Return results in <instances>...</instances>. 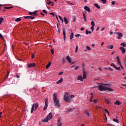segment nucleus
Returning a JSON list of instances; mask_svg holds the SVG:
<instances>
[{"mask_svg": "<svg viewBox=\"0 0 126 126\" xmlns=\"http://www.w3.org/2000/svg\"><path fill=\"white\" fill-rule=\"evenodd\" d=\"M118 62L119 64H121V61H120V60L118 61Z\"/></svg>", "mask_w": 126, "mask_h": 126, "instance_id": "obj_64", "label": "nucleus"}, {"mask_svg": "<svg viewBox=\"0 0 126 126\" xmlns=\"http://www.w3.org/2000/svg\"><path fill=\"white\" fill-rule=\"evenodd\" d=\"M42 11L43 12H44V13H45V14H48V13L47 12V11H46V10L43 9Z\"/></svg>", "mask_w": 126, "mask_h": 126, "instance_id": "obj_40", "label": "nucleus"}, {"mask_svg": "<svg viewBox=\"0 0 126 126\" xmlns=\"http://www.w3.org/2000/svg\"><path fill=\"white\" fill-rule=\"evenodd\" d=\"M34 66H36L35 63H31L28 65V67H34Z\"/></svg>", "mask_w": 126, "mask_h": 126, "instance_id": "obj_9", "label": "nucleus"}, {"mask_svg": "<svg viewBox=\"0 0 126 126\" xmlns=\"http://www.w3.org/2000/svg\"><path fill=\"white\" fill-rule=\"evenodd\" d=\"M112 4H113V5H115V3H116V2L115 1H113L112 2H111Z\"/></svg>", "mask_w": 126, "mask_h": 126, "instance_id": "obj_51", "label": "nucleus"}, {"mask_svg": "<svg viewBox=\"0 0 126 126\" xmlns=\"http://www.w3.org/2000/svg\"><path fill=\"white\" fill-rule=\"evenodd\" d=\"M63 72H61L59 73V75H62V74H63Z\"/></svg>", "mask_w": 126, "mask_h": 126, "instance_id": "obj_59", "label": "nucleus"}, {"mask_svg": "<svg viewBox=\"0 0 126 126\" xmlns=\"http://www.w3.org/2000/svg\"><path fill=\"white\" fill-rule=\"evenodd\" d=\"M47 4H51V3H52V1H51L50 0H47Z\"/></svg>", "mask_w": 126, "mask_h": 126, "instance_id": "obj_34", "label": "nucleus"}, {"mask_svg": "<svg viewBox=\"0 0 126 126\" xmlns=\"http://www.w3.org/2000/svg\"><path fill=\"white\" fill-rule=\"evenodd\" d=\"M63 40L64 41H65V38H66V35H65V29L63 28Z\"/></svg>", "mask_w": 126, "mask_h": 126, "instance_id": "obj_7", "label": "nucleus"}, {"mask_svg": "<svg viewBox=\"0 0 126 126\" xmlns=\"http://www.w3.org/2000/svg\"><path fill=\"white\" fill-rule=\"evenodd\" d=\"M50 14H51L52 16H53V17H55V14L53 12L50 13Z\"/></svg>", "mask_w": 126, "mask_h": 126, "instance_id": "obj_47", "label": "nucleus"}, {"mask_svg": "<svg viewBox=\"0 0 126 126\" xmlns=\"http://www.w3.org/2000/svg\"><path fill=\"white\" fill-rule=\"evenodd\" d=\"M65 62H66V61H65V59H64L63 58V62L64 63H65Z\"/></svg>", "mask_w": 126, "mask_h": 126, "instance_id": "obj_61", "label": "nucleus"}, {"mask_svg": "<svg viewBox=\"0 0 126 126\" xmlns=\"http://www.w3.org/2000/svg\"><path fill=\"white\" fill-rule=\"evenodd\" d=\"M104 111L105 112V113H108V114H109V111L107 109H104Z\"/></svg>", "mask_w": 126, "mask_h": 126, "instance_id": "obj_56", "label": "nucleus"}, {"mask_svg": "<svg viewBox=\"0 0 126 126\" xmlns=\"http://www.w3.org/2000/svg\"><path fill=\"white\" fill-rule=\"evenodd\" d=\"M45 106L43 107V111H46V109L48 108V105H49V100L48 99V98H46L45 99Z\"/></svg>", "mask_w": 126, "mask_h": 126, "instance_id": "obj_5", "label": "nucleus"}, {"mask_svg": "<svg viewBox=\"0 0 126 126\" xmlns=\"http://www.w3.org/2000/svg\"><path fill=\"white\" fill-rule=\"evenodd\" d=\"M8 75H9V71H7V74L6 76H7V77H8Z\"/></svg>", "mask_w": 126, "mask_h": 126, "instance_id": "obj_60", "label": "nucleus"}, {"mask_svg": "<svg viewBox=\"0 0 126 126\" xmlns=\"http://www.w3.org/2000/svg\"><path fill=\"white\" fill-rule=\"evenodd\" d=\"M83 16L84 21H87V20H86V14H85V13H83Z\"/></svg>", "mask_w": 126, "mask_h": 126, "instance_id": "obj_19", "label": "nucleus"}, {"mask_svg": "<svg viewBox=\"0 0 126 126\" xmlns=\"http://www.w3.org/2000/svg\"><path fill=\"white\" fill-rule=\"evenodd\" d=\"M84 8L85 10L87 11L88 12H89V13L90 12V11H91L90 8H89L88 6H84Z\"/></svg>", "mask_w": 126, "mask_h": 126, "instance_id": "obj_14", "label": "nucleus"}, {"mask_svg": "<svg viewBox=\"0 0 126 126\" xmlns=\"http://www.w3.org/2000/svg\"><path fill=\"white\" fill-rule=\"evenodd\" d=\"M100 1H102L103 4H106V3H107V0H100Z\"/></svg>", "mask_w": 126, "mask_h": 126, "instance_id": "obj_28", "label": "nucleus"}, {"mask_svg": "<svg viewBox=\"0 0 126 126\" xmlns=\"http://www.w3.org/2000/svg\"><path fill=\"white\" fill-rule=\"evenodd\" d=\"M86 49L87 50H88V51H90V50H91V48H90L89 46H87L86 47Z\"/></svg>", "mask_w": 126, "mask_h": 126, "instance_id": "obj_38", "label": "nucleus"}, {"mask_svg": "<svg viewBox=\"0 0 126 126\" xmlns=\"http://www.w3.org/2000/svg\"><path fill=\"white\" fill-rule=\"evenodd\" d=\"M77 80H80V81H83V78L82 77V76L78 75Z\"/></svg>", "mask_w": 126, "mask_h": 126, "instance_id": "obj_12", "label": "nucleus"}, {"mask_svg": "<svg viewBox=\"0 0 126 126\" xmlns=\"http://www.w3.org/2000/svg\"><path fill=\"white\" fill-rule=\"evenodd\" d=\"M0 39H2L3 40V36L0 33Z\"/></svg>", "mask_w": 126, "mask_h": 126, "instance_id": "obj_43", "label": "nucleus"}, {"mask_svg": "<svg viewBox=\"0 0 126 126\" xmlns=\"http://www.w3.org/2000/svg\"><path fill=\"white\" fill-rule=\"evenodd\" d=\"M63 99L66 103H70L71 102V98H70V95L69 94L66 93L63 96Z\"/></svg>", "mask_w": 126, "mask_h": 126, "instance_id": "obj_2", "label": "nucleus"}, {"mask_svg": "<svg viewBox=\"0 0 126 126\" xmlns=\"http://www.w3.org/2000/svg\"><path fill=\"white\" fill-rule=\"evenodd\" d=\"M74 34L73 32H71L70 35V40H72V38H73Z\"/></svg>", "mask_w": 126, "mask_h": 126, "instance_id": "obj_25", "label": "nucleus"}, {"mask_svg": "<svg viewBox=\"0 0 126 126\" xmlns=\"http://www.w3.org/2000/svg\"><path fill=\"white\" fill-rule=\"evenodd\" d=\"M94 5L95 7H96V8H98V9H100V8H101V6H99L97 3H94Z\"/></svg>", "mask_w": 126, "mask_h": 126, "instance_id": "obj_22", "label": "nucleus"}, {"mask_svg": "<svg viewBox=\"0 0 126 126\" xmlns=\"http://www.w3.org/2000/svg\"><path fill=\"white\" fill-rule=\"evenodd\" d=\"M79 36H81V35H80V34H76L75 35V36L77 37V38H79Z\"/></svg>", "mask_w": 126, "mask_h": 126, "instance_id": "obj_42", "label": "nucleus"}, {"mask_svg": "<svg viewBox=\"0 0 126 126\" xmlns=\"http://www.w3.org/2000/svg\"><path fill=\"white\" fill-rule=\"evenodd\" d=\"M98 88L100 91H107V90H108V91H110L111 92H113V91H114V90L112 88H108L103 85H99L98 86Z\"/></svg>", "mask_w": 126, "mask_h": 126, "instance_id": "obj_1", "label": "nucleus"}, {"mask_svg": "<svg viewBox=\"0 0 126 126\" xmlns=\"http://www.w3.org/2000/svg\"><path fill=\"white\" fill-rule=\"evenodd\" d=\"M105 102L106 104H110V100H109V99H105Z\"/></svg>", "mask_w": 126, "mask_h": 126, "instance_id": "obj_29", "label": "nucleus"}, {"mask_svg": "<svg viewBox=\"0 0 126 126\" xmlns=\"http://www.w3.org/2000/svg\"><path fill=\"white\" fill-rule=\"evenodd\" d=\"M2 21H3V18H0V24H1Z\"/></svg>", "mask_w": 126, "mask_h": 126, "instance_id": "obj_37", "label": "nucleus"}, {"mask_svg": "<svg viewBox=\"0 0 126 126\" xmlns=\"http://www.w3.org/2000/svg\"><path fill=\"white\" fill-rule=\"evenodd\" d=\"M114 34H117L119 36L123 37V33L122 32H114Z\"/></svg>", "mask_w": 126, "mask_h": 126, "instance_id": "obj_17", "label": "nucleus"}, {"mask_svg": "<svg viewBox=\"0 0 126 126\" xmlns=\"http://www.w3.org/2000/svg\"><path fill=\"white\" fill-rule=\"evenodd\" d=\"M86 115H87V116H88V117H89V116H90L89 112H88L87 111L86 112Z\"/></svg>", "mask_w": 126, "mask_h": 126, "instance_id": "obj_41", "label": "nucleus"}, {"mask_svg": "<svg viewBox=\"0 0 126 126\" xmlns=\"http://www.w3.org/2000/svg\"><path fill=\"white\" fill-rule=\"evenodd\" d=\"M78 68H79L78 66H76L75 67L74 69H75V70H77V69H78Z\"/></svg>", "mask_w": 126, "mask_h": 126, "instance_id": "obj_57", "label": "nucleus"}, {"mask_svg": "<svg viewBox=\"0 0 126 126\" xmlns=\"http://www.w3.org/2000/svg\"><path fill=\"white\" fill-rule=\"evenodd\" d=\"M38 107H39V103L38 102L33 104L32 106V109L31 111V113H33L34 112V108L35 111H36L38 109Z\"/></svg>", "mask_w": 126, "mask_h": 126, "instance_id": "obj_3", "label": "nucleus"}, {"mask_svg": "<svg viewBox=\"0 0 126 126\" xmlns=\"http://www.w3.org/2000/svg\"><path fill=\"white\" fill-rule=\"evenodd\" d=\"M121 45L123 46V47H126V44L124 43H122Z\"/></svg>", "mask_w": 126, "mask_h": 126, "instance_id": "obj_46", "label": "nucleus"}, {"mask_svg": "<svg viewBox=\"0 0 126 126\" xmlns=\"http://www.w3.org/2000/svg\"><path fill=\"white\" fill-rule=\"evenodd\" d=\"M59 19H60V20H63V18L61 16H59Z\"/></svg>", "mask_w": 126, "mask_h": 126, "instance_id": "obj_53", "label": "nucleus"}, {"mask_svg": "<svg viewBox=\"0 0 126 126\" xmlns=\"http://www.w3.org/2000/svg\"><path fill=\"white\" fill-rule=\"evenodd\" d=\"M54 103L55 106L57 108H60V107H61V104H60V100L57 99L56 100H54Z\"/></svg>", "mask_w": 126, "mask_h": 126, "instance_id": "obj_4", "label": "nucleus"}, {"mask_svg": "<svg viewBox=\"0 0 126 126\" xmlns=\"http://www.w3.org/2000/svg\"><path fill=\"white\" fill-rule=\"evenodd\" d=\"M48 117V118L49 117L50 120H52V118H53V114H52V113H49L48 116H47Z\"/></svg>", "mask_w": 126, "mask_h": 126, "instance_id": "obj_18", "label": "nucleus"}, {"mask_svg": "<svg viewBox=\"0 0 126 126\" xmlns=\"http://www.w3.org/2000/svg\"><path fill=\"white\" fill-rule=\"evenodd\" d=\"M70 98H74V95H71Z\"/></svg>", "mask_w": 126, "mask_h": 126, "instance_id": "obj_62", "label": "nucleus"}, {"mask_svg": "<svg viewBox=\"0 0 126 126\" xmlns=\"http://www.w3.org/2000/svg\"><path fill=\"white\" fill-rule=\"evenodd\" d=\"M83 30H84V28H81V31H83Z\"/></svg>", "mask_w": 126, "mask_h": 126, "instance_id": "obj_63", "label": "nucleus"}, {"mask_svg": "<svg viewBox=\"0 0 126 126\" xmlns=\"http://www.w3.org/2000/svg\"><path fill=\"white\" fill-rule=\"evenodd\" d=\"M93 103H94V104H96V103H97V100L95 99L93 100Z\"/></svg>", "mask_w": 126, "mask_h": 126, "instance_id": "obj_55", "label": "nucleus"}, {"mask_svg": "<svg viewBox=\"0 0 126 126\" xmlns=\"http://www.w3.org/2000/svg\"><path fill=\"white\" fill-rule=\"evenodd\" d=\"M66 60L68 63H71V59L69 58V56H67L66 57Z\"/></svg>", "mask_w": 126, "mask_h": 126, "instance_id": "obj_10", "label": "nucleus"}, {"mask_svg": "<svg viewBox=\"0 0 126 126\" xmlns=\"http://www.w3.org/2000/svg\"><path fill=\"white\" fill-rule=\"evenodd\" d=\"M63 78H61L60 80L57 82V84H60V83H62V82H63Z\"/></svg>", "mask_w": 126, "mask_h": 126, "instance_id": "obj_24", "label": "nucleus"}, {"mask_svg": "<svg viewBox=\"0 0 126 126\" xmlns=\"http://www.w3.org/2000/svg\"><path fill=\"white\" fill-rule=\"evenodd\" d=\"M57 98H58V94H57V93H54L53 94V101H55L57 99Z\"/></svg>", "mask_w": 126, "mask_h": 126, "instance_id": "obj_11", "label": "nucleus"}, {"mask_svg": "<svg viewBox=\"0 0 126 126\" xmlns=\"http://www.w3.org/2000/svg\"><path fill=\"white\" fill-rule=\"evenodd\" d=\"M91 29L92 30V32H93V31H94V26H92Z\"/></svg>", "mask_w": 126, "mask_h": 126, "instance_id": "obj_45", "label": "nucleus"}, {"mask_svg": "<svg viewBox=\"0 0 126 126\" xmlns=\"http://www.w3.org/2000/svg\"><path fill=\"white\" fill-rule=\"evenodd\" d=\"M91 23L92 26H94V27L95 26V23H94V21H92Z\"/></svg>", "mask_w": 126, "mask_h": 126, "instance_id": "obj_35", "label": "nucleus"}, {"mask_svg": "<svg viewBox=\"0 0 126 126\" xmlns=\"http://www.w3.org/2000/svg\"><path fill=\"white\" fill-rule=\"evenodd\" d=\"M108 49H110V50L113 49V48H114V46L111 45L108 46Z\"/></svg>", "mask_w": 126, "mask_h": 126, "instance_id": "obj_27", "label": "nucleus"}, {"mask_svg": "<svg viewBox=\"0 0 126 126\" xmlns=\"http://www.w3.org/2000/svg\"><path fill=\"white\" fill-rule=\"evenodd\" d=\"M29 14L30 15H33V12H30L29 13Z\"/></svg>", "mask_w": 126, "mask_h": 126, "instance_id": "obj_58", "label": "nucleus"}, {"mask_svg": "<svg viewBox=\"0 0 126 126\" xmlns=\"http://www.w3.org/2000/svg\"><path fill=\"white\" fill-rule=\"evenodd\" d=\"M120 50L122 51V54H125V53H126V49L123 47H120Z\"/></svg>", "mask_w": 126, "mask_h": 126, "instance_id": "obj_15", "label": "nucleus"}, {"mask_svg": "<svg viewBox=\"0 0 126 126\" xmlns=\"http://www.w3.org/2000/svg\"><path fill=\"white\" fill-rule=\"evenodd\" d=\"M78 51V46L77 45L76 47L75 53H77Z\"/></svg>", "mask_w": 126, "mask_h": 126, "instance_id": "obj_36", "label": "nucleus"}, {"mask_svg": "<svg viewBox=\"0 0 126 126\" xmlns=\"http://www.w3.org/2000/svg\"><path fill=\"white\" fill-rule=\"evenodd\" d=\"M4 8L5 9H10V7H4Z\"/></svg>", "mask_w": 126, "mask_h": 126, "instance_id": "obj_49", "label": "nucleus"}, {"mask_svg": "<svg viewBox=\"0 0 126 126\" xmlns=\"http://www.w3.org/2000/svg\"><path fill=\"white\" fill-rule=\"evenodd\" d=\"M24 17L25 19H31V20H33V19L35 18V16H24Z\"/></svg>", "mask_w": 126, "mask_h": 126, "instance_id": "obj_6", "label": "nucleus"}, {"mask_svg": "<svg viewBox=\"0 0 126 126\" xmlns=\"http://www.w3.org/2000/svg\"><path fill=\"white\" fill-rule=\"evenodd\" d=\"M93 93H91V99H93V98H94V95H93Z\"/></svg>", "mask_w": 126, "mask_h": 126, "instance_id": "obj_39", "label": "nucleus"}, {"mask_svg": "<svg viewBox=\"0 0 126 126\" xmlns=\"http://www.w3.org/2000/svg\"><path fill=\"white\" fill-rule=\"evenodd\" d=\"M114 68H115V69H116V70H120V69H121V68L120 67H117V66H115Z\"/></svg>", "mask_w": 126, "mask_h": 126, "instance_id": "obj_33", "label": "nucleus"}, {"mask_svg": "<svg viewBox=\"0 0 126 126\" xmlns=\"http://www.w3.org/2000/svg\"><path fill=\"white\" fill-rule=\"evenodd\" d=\"M21 20V18H17V19H16L15 20V21L16 22H18V21H20Z\"/></svg>", "mask_w": 126, "mask_h": 126, "instance_id": "obj_30", "label": "nucleus"}, {"mask_svg": "<svg viewBox=\"0 0 126 126\" xmlns=\"http://www.w3.org/2000/svg\"><path fill=\"white\" fill-rule=\"evenodd\" d=\"M110 65H111V66H113V67H114V68H115V67L116 66V65H115V64H114V63H112L110 64Z\"/></svg>", "mask_w": 126, "mask_h": 126, "instance_id": "obj_44", "label": "nucleus"}, {"mask_svg": "<svg viewBox=\"0 0 126 126\" xmlns=\"http://www.w3.org/2000/svg\"><path fill=\"white\" fill-rule=\"evenodd\" d=\"M91 33H92L91 32V31H90L88 32V30H86V35H88V34H91Z\"/></svg>", "mask_w": 126, "mask_h": 126, "instance_id": "obj_26", "label": "nucleus"}, {"mask_svg": "<svg viewBox=\"0 0 126 126\" xmlns=\"http://www.w3.org/2000/svg\"><path fill=\"white\" fill-rule=\"evenodd\" d=\"M113 122H115V123H117V124H119V120L116 118L113 119Z\"/></svg>", "mask_w": 126, "mask_h": 126, "instance_id": "obj_31", "label": "nucleus"}, {"mask_svg": "<svg viewBox=\"0 0 126 126\" xmlns=\"http://www.w3.org/2000/svg\"><path fill=\"white\" fill-rule=\"evenodd\" d=\"M32 59H34L35 58V54H32Z\"/></svg>", "mask_w": 126, "mask_h": 126, "instance_id": "obj_48", "label": "nucleus"}, {"mask_svg": "<svg viewBox=\"0 0 126 126\" xmlns=\"http://www.w3.org/2000/svg\"><path fill=\"white\" fill-rule=\"evenodd\" d=\"M115 105H120L122 104V102L119 100H116V102L114 103Z\"/></svg>", "mask_w": 126, "mask_h": 126, "instance_id": "obj_16", "label": "nucleus"}, {"mask_svg": "<svg viewBox=\"0 0 126 126\" xmlns=\"http://www.w3.org/2000/svg\"><path fill=\"white\" fill-rule=\"evenodd\" d=\"M63 21L65 23V24H67V23H68V21L65 17L63 18Z\"/></svg>", "mask_w": 126, "mask_h": 126, "instance_id": "obj_20", "label": "nucleus"}, {"mask_svg": "<svg viewBox=\"0 0 126 126\" xmlns=\"http://www.w3.org/2000/svg\"><path fill=\"white\" fill-rule=\"evenodd\" d=\"M108 70H111V71H113V69L111 68V67H108Z\"/></svg>", "mask_w": 126, "mask_h": 126, "instance_id": "obj_52", "label": "nucleus"}, {"mask_svg": "<svg viewBox=\"0 0 126 126\" xmlns=\"http://www.w3.org/2000/svg\"><path fill=\"white\" fill-rule=\"evenodd\" d=\"M41 121L43 123H48V122H49V116H47L44 119H42Z\"/></svg>", "mask_w": 126, "mask_h": 126, "instance_id": "obj_8", "label": "nucleus"}, {"mask_svg": "<svg viewBox=\"0 0 126 126\" xmlns=\"http://www.w3.org/2000/svg\"><path fill=\"white\" fill-rule=\"evenodd\" d=\"M51 64H52V62H49L46 65V68H49L51 66Z\"/></svg>", "mask_w": 126, "mask_h": 126, "instance_id": "obj_23", "label": "nucleus"}, {"mask_svg": "<svg viewBox=\"0 0 126 126\" xmlns=\"http://www.w3.org/2000/svg\"><path fill=\"white\" fill-rule=\"evenodd\" d=\"M52 55H54L55 54V51H54V49H52L50 51Z\"/></svg>", "mask_w": 126, "mask_h": 126, "instance_id": "obj_32", "label": "nucleus"}, {"mask_svg": "<svg viewBox=\"0 0 126 126\" xmlns=\"http://www.w3.org/2000/svg\"><path fill=\"white\" fill-rule=\"evenodd\" d=\"M58 126H62V123H58Z\"/></svg>", "mask_w": 126, "mask_h": 126, "instance_id": "obj_54", "label": "nucleus"}, {"mask_svg": "<svg viewBox=\"0 0 126 126\" xmlns=\"http://www.w3.org/2000/svg\"><path fill=\"white\" fill-rule=\"evenodd\" d=\"M87 73L84 70H83V79H85L86 78Z\"/></svg>", "mask_w": 126, "mask_h": 126, "instance_id": "obj_13", "label": "nucleus"}, {"mask_svg": "<svg viewBox=\"0 0 126 126\" xmlns=\"http://www.w3.org/2000/svg\"><path fill=\"white\" fill-rule=\"evenodd\" d=\"M74 109H75V108H70L66 111V113H70V112H72V111H73V110H74Z\"/></svg>", "mask_w": 126, "mask_h": 126, "instance_id": "obj_21", "label": "nucleus"}, {"mask_svg": "<svg viewBox=\"0 0 126 126\" xmlns=\"http://www.w3.org/2000/svg\"><path fill=\"white\" fill-rule=\"evenodd\" d=\"M33 16H35V15H36V13H37V11H34L33 12H32Z\"/></svg>", "mask_w": 126, "mask_h": 126, "instance_id": "obj_50", "label": "nucleus"}]
</instances>
